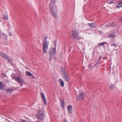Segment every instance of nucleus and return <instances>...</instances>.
<instances>
[{
  "label": "nucleus",
  "instance_id": "nucleus-35",
  "mask_svg": "<svg viewBox=\"0 0 122 122\" xmlns=\"http://www.w3.org/2000/svg\"><path fill=\"white\" fill-rule=\"evenodd\" d=\"M101 57H102L101 56H100V57H99V59H101Z\"/></svg>",
  "mask_w": 122,
  "mask_h": 122
},
{
  "label": "nucleus",
  "instance_id": "nucleus-2",
  "mask_svg": "<svg viewBox=\"0 0 122 122\" xmlns=\"http://www.w3.org/2000/svg\"><path fill=\"white\" fill-rule=\"evenodd\" d=\"M47 38V36L45 37L42 43L43 50V52L44 54L47 52L48 48L49 42L46 40Z\"/></svg>",
  "mask_w": 122,
  "mask_h": 122
},
{
  "label": "nucleus",
  "instance_id": "nucleus-9",
  "mask_svg": "<svg viewBox=\"0 0 122 122\" xmlns=\"http://www.w3.org/2000/svg\"><path fill=\"white\" fill-rule=\"evenodd\" d=\"M85 97V94L84 93H80L78 96L77 97V99L78 100H80L83 99Z\"/></svg>",
  "mask_w": 122,
  "mask_h": 122
},
{
  "label": "nucleus",
  "instance_id": "nucleus-16",
  "mask_svg": "<svg viewBox=\"0 0 122 122\" xmlns=\"http://www.w3.org/2000/svg\"><path fill=\"white\" fill-rule=\"evenodd\" d=\"M122 7V1L119 2L116 7L114 8H119Z\"/></svg>",
  "mask_w": 122,
  "mask_h": 122
},
{
  "label": "nucleus",
  "instance_id": "nucleus-25",
  "mask_svg": "<svg viewBox=\"0 0 122 122\" xmlns=\"http://www.w3.org/2000/svg\"><path fill=\"white\" fill-rule=\"evenodd\" d=\"M62 108H63L64 106V102L63 101H62Z\"/></svg>",
  "mask_w": 122,
  "mask_h": 122
},
{
  "label": "nucleus",
  "instance_id": "nucleus-6",
  "mask_svg": "<svg viewBox=\"0 0 122 122\" xmlns=\"http://www.w3.org/2000/svg\"><path fill=\"white\" fill-rule=\"evenodd\" d=\"M54 8L53 4L52 3H50L49 5V8L51 10V14L53 15H55L56 14L53 10Z\"/></svg>",
  "mask_w": 122,
  "mask_h": 122
},
{
  "label": "nucleus",
  "instance_id": "nucleus-32",
  "mask_svg": "<svg viewBox=\"0 0 122 122\" xmlns=\"http://www.w3.org/2000/svg\"><path fill=\"white\" fill-rule=\"evenodd\" d=\"M32 76V77L33 78H35V76L33 75H32V76Z\"/></svg>",
  "mask_w": 122,
  "mask_h": 122
},
{
  "label": "nucleus",
  "instance_id": "nucleus-26",
  "mask_svg": "<svg viewBox=\"0 0 122 122\" xmlns=\"http://www.w3.org/2000/svg\"><path fill=\"white\" fill-rule=\"evenodd\" d=\"M116 3V2L114 3L112 1H110V2H107V3L108 4H110L112 3Z\"/></svg>",
  "mask_w": 122,
  "mask_h": 122
},
{
  "label": "nucleus",
  "instance_id": "nucleus-22",
  "mask_svg": "<svg viewBox=\"0 0 122 122\" xmlns=\"http://www.w3.org/2000/svg\"><path fill=\"white\" fill-rule=\"evenodd\" d=\"M26 75L29 76H32V74L29 71H26Z\"/></svg>",
  "mask_w": 122,
  "mask_h": 122
},
{
  "label": "nucleus",
  "instance_id": "nucleus-21",
  "mask_svg": "<svg viewBox=\"0 0 122 122\" xmlns=\"http://www.w3.org/2000/svg\"><path fill=\"white\" fill-rule=\"evenodd\" d=\"M4 88V86L3 85L2 83L0 81V89H2Z\"/></svg>",
  "mask_w": 122,
  "mask_h": 122
},
{
  "label": "nucleus",
  "instance_id": "nucleus-13",
  "mask_svg": "<svg viewBox=\"0 0 122 122\" xmlns=\"http://www.w3.org/2000/svg\"><path fill=\"white\" fill-rule=\"evenodd\" d=\"M64 79L65 81L68 82L69 81V77L66 75V73H65V72H64Z\"/></svg>",
  "mask_w": 122,
  "mask_h": 122
},
{
  "label": "nucleus",
  "instance_id": "nucleus-38",
  "mask_svg": "<svg viewBox=\"0 0 122 122\" xmlns=\"http://www.w3.org/2000/svg\"><path fill=\"white\" fill-rule=\"evenodd\" d=\"M122 20V19H121L120 20Z\"/></svg>",
  "mask_w": 122,
  "mask_h": 122
},
{
  "label": "nucleus",
  "instance_id": "nucleus-3",
  "mask_svg": "<svg viewBox=\"0 0 122 122\" xmlns=\"http://www.w3.org/2000/svg\"><path fill=\"white\" fill-rule=\"evenodd\" d=\"M78 31H72L71 33V36L72 38L76 39H79Z\"/></svg>",
  "mask_w": 122,
  "mask_h": 122
},
{
  "label": "nucleus",
  "instance_id": "nucleus-5",
  "mask_svg": "<svg viewBox=\"0 0 122 122\" xmlns=\"http://www.w3.org/2000/svg\"><path fill=\"white\" fill-rule=\"evenodd\" d=\"M13 78L16 81L20 83H23L24 84H25L24 80L22 77H19L17 76H15L13 77Z\"/></svg>",
  "mask_w": 122,
  "mask_h": 122
},
{
  "label": "nucleus",
  "instance_id": "nucleus-24",
  "mask_svg": "<svg viewBox=\"0 0 122 122\" xmlns=\"http://www.w3.org/2000/svg\"><path fill=\"white\" fill-rule=\"evenodd\" d=\"M3 17L4 20L6 19L7 20H8V18L7 16H4Z\"/></svg>",
  "mask_w": 122,
  "mask_h": 122
},
{
  "label": "nucleus",
  "instance_id": "nucleus-39",
  "mask_svg": "<svg viewBox=\"0 0 122 122\" xmlns=\"http://www.w3.org/2000/svg\"><path fill=\"white\" fill-rule=\"evenodd\" d=\"M55 0H54V1H55Z\"/></svg>",
  "mask_w": 122,
  "mask_h": 122
},
{
  "label": "nucleus",
  "instance_id": "nucleus-33",
  "mask_svg": "<svg viewBox=\"0 0 122 122\" xmlns=\"http://www.w3.org/2000/svg\"><path fill=\"white\" fill-rule=\"evenodd\" d=\"M56 19L57 18V16H53Z\"/></svg>",
  "mask_w": 122,
  "mask_h": 122
},
{
  "label": "nucleus",
  "instance_id": "nucleus-18",
  "mask_svg": "<svg viewBox=\"0 0 122 122\" xmlns=\"http://www.w3.org/2000/svg\"><path fill=\"white\" fill-rule=\"evenodd\" d=\"M115 87V86L114 85L111 84L109 86V88L111 90L113 91L114 90Z\"/></svg>",
  "mask_w": 122,
  "mask_h": 122
},
{
  "label": "nucleus",
  "instance_id": "nucleus-4",
  "mask_svg": "<svg viewBox=\"0 0 122 122\" xmlns=\"http://www.w3.org/2000/svg\"><path fill=\"white\" fill-rule=\"evenodd\" d=\"M56 49L55 48H51L49 50V55L50 59H51L55 56L56 54Z\"/></svg>",
  "mask_w": 122,
  "mask_h": 122
},
{
  "label": "nucleus",
  "instance_id": "nucleus-30",
  "mask_svg": "<svg viewBox=\"0 0 122 122\" xmlns=\"http://www.w3.org/2000/svg\"><path fill=\"white\" fill-rule=\"evenodd\" d=\"M109 9H110V8L109 7H106V9L107 10H108V11H109Z\"/></svg>",
  "mask_w": 122,
  "mask_h": 122
},
{
  "label": "nucleus",
  "instance_id": "nucleus-37",
  "mask_svg": "<svg viewBox=\"0 0 122 122\" xmlns=\"http://www.w3.org/2000/svg\"><path fill=\"white\" fill-rule=\"evenodd\" d=\"M11 33H10V36H11Z\"/></svg>",
  "mask_w": 122,
  "mask_h": 122
},
{
  "label": "nucleus",
  "instance_id": "nucleus-34",
  "mask_svg": "<svg viewBox=\"0 0 122 122\" xmlns=\"http://www.w3.org/2000/svg\"><path fill=\"white\" fill-rule=\"evenodd\" d=\"M23 85L22 84H21L20 85V86H22Z\"/></svg>",
  "mask_w": 122,
  "mask_h": 122
},
{
  "label": "nucleus",
  "instance_id": "nucleus-31",
  "mask_svg": "<svg viewBox=\"0 0 122 122\" xmlns=\"http://www.w3.org/2000/svg\"><path fill=\"white\" fill-rule=\"evenodd\" d=\"M64 122H68L67 121V120H66L64 119Z\"/></svg>",
  "mask_w": 122,
  "mask_h": 122
},
{
  "label": "nucleus",
  "instance_id": "nucleus-28",
  "mask_svg": "<svg viewBox=\"0 0 122 122\" xmlns=\"http://www.w3.org/2000/svg\"><path fill=\"white\" fill-rule=\"evenodd\" d=\"M21 120V122H26V121L25 120L22 119Z\"/></svg>",
  "mask_w": 122,
  "mask_h": 122
},
{
  "label": "nucleus",
  "instance_id": "nucleus-14",
  "mask_svg": "<svg viewBox=\"0 0 122 122\" xmlns=\"http://www.w3.org/2000/svg\"><path fill=\"white\" fill-rule=\"evenodd\" d=\"M88 25L91 27L92 28H94L97 26V25L96 23H89Z\"/></svg>",
  "mask_w": 122,
  "mask_h": 122
},
{
  "label": "nucleus",
  "instance_id": "nucleus-11",
  "mask_svg": "<svg viewBox=\"0 0 122 122\" xmlns=\"http://www.w3.org/2000/svg\"><path fill=\"white\" fill-rule=\"evenodd\" d=\"M116 34V32L115 31H113L110 33L108 35V36L110 38H114L115 37V35Z\"/></svg>",
  "mask_w": 122,
  "mask_h": 122
},
{
  "label": "nucleus",
  "instance_id": "nucleus-27",
  "mask_svg": "<svg viewBox=\"0 0 122 122\" xmlns=\"http://www.w3.org/2000/svg\"><path fill=\"white\" fill-rule=\"evenodd\" d=\"M111 46H114L115 47H116L117 46L115 44L113 43L112 45Z\"/></svg>",
  "mask_w": 122,
  "mask_h": 122
},
{
  "label": "nucleus",
  "instance_id": "nucleus-19",
  "mask_svg": "<svg viewBox=\"0 0 122 122\" xmlns=\"http://www.w3.org/2000/svg\"><path fill=\"white\" fill-rule=\"evenodd\" d=\"M6 91H7L8 93H10L14 91L12 88H8L6 89Z\"/></svg>",
  "mask_w": 122,
  "mask_h": 122
},
{
  "label": "nucleus",
  "instance_id": "nucleus-17",
  "mask_svg": "<svg viewBox=\"0 0 122 122\" xmlns=\"http://www.w3.org/2000/svg\"><path fill=\"white\" fill-rule=\"evenodd\" d=\"M67 109L69 113H71L72 111V107L71 105H69L67 107Z\"/></svg>",
  "mask_w": 122,
  "mask_h": 122
},
{
  "label": "nucleus",
  "instance_id": "nucleus-20",
  "mask_svg": "<svg viewBox=\"0 0 122 122\" xmlns=\"http://www.w3.org/2000/svg\"><path fill=\"white\" fill-rule=\"evenodd\" d=\"M107 44V42H104L98 44V46L99 47L101 46H103L104 45Z\"/></svg>",
  "mask_w": 122,
  "mask_h": 122
},
{
  "label": "nucleus",
  "instance_id": "nucleus-8",
  "mask_svg": "<svg viewBox=\"0 0 122 122\" xmlns=\"http://www.w3.org/2000/svg\"><path fill=\"white\" fill-rule=\"evenodd\" d=\"M0 55L3 57L5 59L8 61V62L10 63L11 61L10 60V58L9 57L7 56L6 54L4 53H2L0 54Z\"/></svg>",
  "mask_w": 122,
  "mask_h": 122
},
{
  "label": "nucleus",
  "instance_id": "nucleus-1",
  "mask_svg": "<svg viewBox=\"0 0 122 122\" xmlns=\"http://www.w3.org/2000/svg\"><path fill=\"white\" fill-rule=\"evenodd\" d=\"M37 118L39 120H43L45 116L44 110L43 109L39 108L36 114Z\"/></svg>",
  "mask_w": 122,
  "mask_h": 122
},
{
  "label": "nucleus",
  "instance_id": "nucleus-15",
  "mask_svg": "<svg viewBox=\"0 0 122 122\" xmlns=\"http://www.w3.org/2000/svg\"><path fill=\"white\" fill-rule=\"evenodd\" d=\"M60 82V86L61 87H63L64 85V83L63 80L61 79H59L58 80Z\"/></svg>",
  "mask_w": 122,
  "mask_h": 122
},
{
  "label": "nucleus",
  "instance_id": "nucleus-23",
  "mask_svg": "<svg viewBox=\"0 0 122 122\" xmlns=\"http://www.w3.org/2000/svg\"><path fill=\"white\" fill-rule=\"evenodd\" d=\"M61 70L62 72V73L63 74V75H64V72H65V73H66V71L65 70L64 68L62 67L61 68Z\"/></svg>",
  "mask_w": 122,
  "mask_h": 122
},
{
  "label": "nucleus",
  "instance_id": "nucleus-10",
  "mask_svg": "<svg viewBox=\"0 0 122 122\" xmlns=\"http://www.w3.org/2000/svg\"><path fill=\"white\" fill-rule=\"evenodd\" d=\"M41 97L43 102L45 105H46V101L45 96L43 93H41Z\"/></svg>",
  "mask_w": 122,
  "mask_h": 122
},
{
  "label": "nucleus",
  "instance_id": "nucleus-36",
  "mask_svg": "<svg viewBox=\"0 0 122 122\" xmlns=\"http://www.w3.org/2000/svg\"><path fill=\"white\" fill-rule=\"evenodd\" d=\"M98 61H100V59H99V58L98 60Z\"/></svg>",
  "mask_w": 122,
  "mask_h": 122
},
{
  "label": "nucleus",
  "instance_id": "nucleus-7",
  "mask_svg": "<svg viewBox=\"0 0 122 122\" xmlns=\"http://www.w3.org/2000/svg\"><path fill=\"white\" fill-rule=\"evenodd\" d=\"M0 39L7 40V37L6 35L3 32L0 31Z\"/></svg>",
  "mask_w": 122,
  "mask_h": 122
},
{
  "label": "nucleus",
  "instance_id": "nucleus-12",
  "mask_svg": "<svg viewBox=\"0 0 122 122\" xmlns=\"http://www.w3.org/2000/svg\"><path fill=\"white\" fill-rule=\"evenodd\" d=\"M79 48L81 51V52L85 53V49L84 45H80L79 47Z\"/></svg>",
  "mask_w": 122,
  "mask_h": 122
},
{
  "label": "nucleus",
  "instance_id": "nucleus-29",
  "mask_svg": "<svg viewBox=\"0 0 122 122\" xmlns=\"http://www.w3.org/2000/svg\"><path fill=\"white\" fill-rule=\"evenodd\" d=\"M2 74L5 77L6 76V75L4 73H3Z\"/></svg>",
  "mask_w": 122,
  "mask_h": 122
}]
</instances>
